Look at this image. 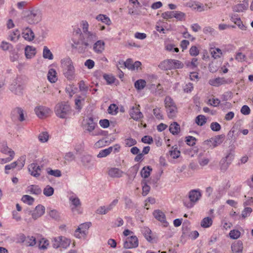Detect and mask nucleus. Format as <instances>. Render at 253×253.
<instances>
[{
    "label": "nucleus",
    "instance_id": "nucleus-1",
    "mask_svg": "<svg viewBox=\"0 0 253 253\" xmlns=\"http://www.w3.org/2000/svg\"><path fill=\"white\" fill-rule=\"evenodd\" d=\"M98 39L95 33L91 32L80 34L78 40H73L72 47L79 53H83L91 48L92 44Z\"/></svg>",
    "mask_w": 253,
    "mask_h": 253
},
{
    "label": "nucleus",
    "instance_id": "nucleus-2",
    "mask_svg": "<svg viewBox=\"0 0 253 253\" xmlns=\"http://www.w3.org/2000/svg\"><path fill=\"white\" fill-rule=\"evenodd\" d=\"M61 65L63 73L68 80H72L75 76V69L72 60L66 57L61 60Z\"/></svg>",
    "mask_w": 253,
    "mask_h": 253
},
{
    "label": "nucleus",
    "instance_id": "nucleus-3",
    "mask_svg": "<svg viewBox=\"0 0 253 253\" xmlns=\"http://www.w3.org/2000/svg\"><path fill=\"white\" fill-rule=\"evenodd\" d=\"M41 19V11L37 8L27 11L24 16L25 20L30 24H37Z\"/></svg>",
    "mask_w": 253,
    "mask_h": 253
},
{
    "label": "nucleus",
    "instance_id": "nucleus-4",
    "mask_svg": "<svg viewBox=\"0 0 253 253\" xmlns=\"http://www.w3.org/2000/svg\"><path fill=\"white\" fill-rule=\"evenodd\" d=\"M55 112L58 117L66 118L71 113V107L68 102H62L56 105Z\"/></svg>",
    "mask_w": 253,
    "mask_h": 253
},
{
    "label": "nucleus",
    "instance_id": "nucleus-5",
    "mask_svg": "<svg viewBox=\"0 0 253 253\" xmlns=\"http://www.w3.org/2000/svg\"><path fill=\"white\" fill-rule=\"evenodd\" d=\"M90 225V222H86L80 224L78 228L75 230L74 236L78 238L84 237Z\"/></svg>",
    "mask_w": 253,
    "mask_h": 253
},
{
    "label": "nucleus",
    "instance_id": "nucleus-6",
    "mask_svg": "<svg viewBox=\"0 0 253 253\" xmlns=\"http://www.w3.org/2000/svg\"><path fill=\"white\" fill-rule=\"evenodd\" d=\"M225 136L223 134L216 135L209 140L205 141L204 143L210 147H215L222 143L224 139Z\"/></svg>",
    "mask_w": 253,
    "mask_h": 253
},
{
    "label": "nucleus",
    "instance_id": "nucleus-7",
    "mask_svg": "<svg viewBox=\"0 0 253 253\" xmlns=\"http://www.w3.org/2000/svg\"><path fill=\"white\" fill-rule=\"evenodd\" d=\"M138 246V240L135 236H131L127 238L124 244V247L126 249L135 248Z\"/></svg>",
    "mask_w": 253,
    "mask_h": 253
},
{
    "label": "nucleus",
    "instance_id": "nucleus-8",
    "mask_svg": "<svg viewBox=\"0 0 253 253\" xmlns=\"http://www.w3.org/2000/svg\"><path fill=\"white\" fill-rule=\"evenodd\" d=\"M35 112L39 118H43L47 117L49 115L51 110L46 107L40 106L35 108Z\"/></svg>",
    "mask_w": 253,
    "mask_h": 253
},
{
    "label": "nucleus",
    "instance_id": "nucleus-9",
    "mask_svg": "<svg viewBox=\"0 0 253 253\" xmlns=\"http://www.w3.org/2000/svg\"><path fill=\"white\" fill-rule=\"evenodd\" d=\"M81 162L83 165L87 169H92L94 165L92 156L88 154L83 155Z\"/></svg>",
    "mask_w": 253,
    "mask_h": 253
},
{
    "label": "nucleus",
    "instance_id": "nucleus-10",
    "mask_svg": "<svg viewBox=\"0 0 253 253\" xmlns=\"http://www.w3.org/2000/svg\"><path fill=\"white\" fill-rule=\"evenodd\" d=\"M11 117L13 120H18L20 122L23 121L25 119L23 109L19 107L14 108L11 111Z\"/></svg>",
    "mask_w": 253,
    "mask_h": 253
},
{
    "label": "nucleus",
    "instance_id": "nucleus-11",
    "mask_svg": "<svg viewBox=\"0 0 253 253\" xmlns=\"http://www.w3.org/2000/svg\"><path fill=\"white\" fill-rule=\"evenodd\" d=\"M28 169L30 174L34 177H37L41 174V168L37 164L32 163L30 164L29 166Z\"/></svg>",
    "mask_w": 253,
    "mask_h": 253
},
{
    "label": "nucleus",
    "instance_id": "nucleus-12",
    "mask_svg": "<svg viewBox=\"0 0 253 253\" xmlns=\"http://www.w3.org/2000/svg\"><path fill=\"white\" fill-rule=\"evenodd\" d=\"M139 107V106L136 107H133L129 111V115L131 118L135 121H138L143 117L142 113L140 111Z\"/></svg>",
    "mask_w": 253,
    "mask_h": 253
},
{
    "label": "nucleus",
    "instance_id": "nucleus-13",
    "mask_svg": "<svg viewBox=\"0 0 253 253\" xmlns=\"http://www.w3.org/2000/svg\"><path fill=\"white\" fill-rule=\"evenodd\" d=\"M96 125V124L94 122L93 118L90 117L84 121V127L86 130L91 132L94 129Z\"/></svg>",
    "mask_w": 253,
    "mask_h": 253
},
{
    "label": "nucleus",
    "instance_id": "nucleus-14",
    "mask_svg": "<svg viewBox=\"0 0 253 253\" xmlns=\"http://www.w3.org/2000/svg\"><path fill=\"white\" fill-rule=\"evenodd\" d=\"M105 49V42L102 40H97L94 42L93 49L98 54L101 53Z\"/></svg>",
    "mask_w": 253,
    "mask_h": 253
},
{
    "label": "nucleus",
    "instance_id": "nucleus-15",
    "mask_svg": "<svg viewBox=\"0 0 253 253\" xmlns=\"http://www.w3.org/2000/svg\"><path fill=\"white\" fill-rule=\"evenodd\" d=\"M45 211L44 207L41 205L37 206L32 213V216L33 219H37L43 214Z\"/></svg>",
    "mask_w": 253,
    "mask_h": 253
},
{
    "label": "nucleus",
    "instance_id": "nucleus-16",
    "mask_svg": "<svg viewBox=\"0 0 253 253\" xmlns=\"http://www.w3.org/2000/svg\"><path fill=\"white\" fill-rule=\"evenodd\" d=\"M23 37L26 40L31 41L34 40L35 35L32 30L27 27L23 30L22 32Z\"/></svg>",
    "mask_w": 253,
    "mask_h": 253
},
{
    "label": "nucleus",
    "instance_id": "nucleus-17",
    "mask_svg": "<svg viewBox=\"0 0 253 253\" xmlns=\"http://www.w3.org/2000/svg\"><path fill=\"white\" fill-rule=\"evenodd\" d=\"M69 200L72 206H73L72 210L73 211L81 206V203L79 198L73 195L70 197Z\"/></svg>",
    "mask_w": 253,
    "mask_h": 253
},
{
    "label": "nucleus",
    "instance_id": "nucleus-18",
    "mask_svg": "<svg viewBox=\"0 0 253 253\" xmlns=\"http://www.w3.org/2000/svg\"><path fill=\"white\" fill-rule=\"evenodd\" d=\"M108 173L111 177H121L123 172L118 168H112L109 169Z\"/></svg>",
    "mask_w": 253,
    "mask_h": 253
},
{
    "label": "nucleus",
    "instance_id": "nucleus-19",
    "mask_svg": "<svg viewBox=\"0 0 253 253\" xmlns=\"http://www.w3.org/2000/svg\"><path fill=\"white\" fill-rule=\"evenodd\" d=\"M232 251L236 253H242L243 249V243L241 241H238L233 243L231 246Z\"/></svg>",
    "mask_w": 253,
    "mask_h": 253
},
{
    "label": "nucleus",
    "instance_id": "nucleus-20",
    "mask_svg": "<svg viewBox=\"0 0 253 253\" xmlns=\"http://www.w3.org/2000/svg\"><path fill=\"white\" fill-rule=\"evenodd\" d=\"M42 191L39 186L36 185H30L27 188V192L31 194L38 195L41 194Z\"/></svg>",
    "mask_w": 253,
    "mask_h": 253
},
{
    "label": "nucleus",
    "instance_id": "nucleus-21",
    "mask_svg": "<svg viewBox=\"0 0 253 253\" xmlns=\"http://www.w3.org/2000/svg\"><path fill=\"white\" fill-rule=\"evenodd\" d=\"M200 193L196 190L191 191L189 194V198L190 201L192 203L197 202L200 198Z\"/></svg>",
    "mask_w": 253,
    "mask_h": 253
},
{
    "label": "nucleus",
    "instance_id": "nucleus-22",
    "mask_svg": "<svg viewBox=\"0 0 253 253\" xmlns=\"http://www.w3.org/2000/svg\"><path fill=\"white\" fill-rule=\"evenodd\" d=\"M172 59H167L162 62L159 65L160 69L164 70L172 69Z\"/></svg>",
    "mask_w": 253,
    "mask_h": 253
},
{
    "label": "nucleus",
    "instance_id": "nucleus-23",
    "mask_svg": "<svg viewBox=\"0 0 253 253\" xmlns=\"http://www.w3.org/2000/svg\"><path fill=\"white\" fill-rule=\"evenodd\" d=\"M36 49L31 46H27L25 48V54L27 58L31 59L35 56Z\"/></svg>",
    "mask_w": 253,
    "mask_h": 253
},
{
    "label": "nucleus",
    "instance_id": "nucleus-24",
    "mask_svg": "<svg viewBox=\"0 0 253 253\" xmlns=\"http://www.w3.org/2000/svg\"><path fill=\"white\" fill-rule=\"evenodd\" d=\"M209 84L215 86H218L226 83L225 80L222 78H217L213 79H211L209 82Z\"/></svg>",
    "mask_w": 253,
    "mask_h": 253
},
{
    "label": "nucleus",
    "instance_id": "nucleus-25",
    "mask_svg": "<svg viewBox=\"0 0 253 253\" xmlns=\"http://www.w3.org/2000/svg\"><path fill=\"white\" fill-rule=\"evenodd\" d=\"M180 126L177 122H173L169 126V130L173 135L177 134L180 131Z\"/></svg>",
    "mask_w": 253,
    "mask_h": 253
},
{
    "label": "nucleus",
    "instance_id": "nucleus-26",
    "mask_svg": "<svg viewBox=\"0 0 253 253\" xmlns=\"http://www.w3.org/2000/svg\"><path fill=\"white\" fill-rule=\"evenodd\" d=\"M48 81L51 83H55L57 80L56 72L54 69H50L47 74Z\"/></svg>",
    "mask_w": 253,
    "mask_h": 253
},
{
    "label": "nucleus",
    "instance_id": "nucleus-27",
    "mask_svg": "<svg viewBox=\"0 0 253 253\" xmlns=\"http://www.w3.org/2000/svg\"><path fill=\"white\" fill-rule=\"evenodd\" d=\"M153 215L159 221L164 222L166 220V217L164 213L160 211L156 210L153 212Z\"/></svg>",
    "mask_w": 253,
    "mask_h": 253
},
{
    "label": "nucleus",
    "instance_id": "nucleus-28",
    "mask_svg": "<svg viewBox=\"0 0 253 253\" xmlns=\"http://www.w3.org/2000/svg\"><path fill=\"white\" fill-rule=\"evenodd\" d=\"M48 211V215L52 219L55 220H59L60 219V213L57 210L49 208Z\"/></svg>",
    "mask_w": 253,
    "mask_h": 253
},
{
    "label": "nucleus",
    "instance_id": "nucleus-29",
    "mask_svg": "<svg viewBox=\"0 0 253 253\" xmlns=\"http://www.w3.org/2000/svg\"><path fill=\"white\" fill-rule=\"evenodd\" d=\"M166 111L169 118H173L176 116L177 109L176 106L166 108Z\"/></svg>",
    "mask_w": 253,
    "mask_h": 253
},
{
    "label": "nucleus",
    "instance_id": "nucleus-30",
    "mask_svg": "<svg viewBox=\"0 0 253 253\" xmlns=\"http://www.w3.org/2000/svg\"><path fill=\"white\" fill-rule=\"evenodd\" d=\"M113 151V147H110L107 149L101 150L97 155L98 158H103L109 155Z\"/></svg>",
    "mask_w": 253,
    "mask_h": 253
},
{
    "label": "nucleus",
    "instance_id": "nucleus-31",
    "mask_svg": "<svg viewBox=\"0 0 253 253\" xmlns=\"http://www.w3.org/2000/svg\"><path fill=\"white\" fill-rule=\"evenodd\" d=\"M96 19L108 25L111 23L110 18L105 15L99 14L96 16Z\"/></svg>",
    "mask_w": 253,
    "mask_h": 253
},
{
    "label": "nucleus",
    "instance_id": "nucleus-32",
    "mask_svg": "<svg viewBox=\"0 0 253 253\" xmlns=\"http://www.w3.org/2000/svg\"><path fill=\"white\" fill-rule=\"evenodd\" d=\"M210 51L212 56L214 59L220 58L222 55L221 50L218 48H211Z\"/></svg>",
    "mask_w": 253,
    "mask_h": 253
},
{
    "label": "nucleus",
    "instance_id": "nucleus-33",
    "mask_svg": "<svg viewBox=\"0 0 253 253\" xmlns=\"http://www.w3.org/2000/svg\"><path fill=\"white\" fill-rule=\"evenodd\" d=\"M146 85V82L145 80L140 79L136 81L134 83V86L137 90L143 89Z\"/></svg>",
    "mask_w": 253,
    "mask_h": 253
},
{
    "label": "nucleus",
    "instance_id": "nucleus-34",
    "mask_svg": "<svg viewBox=\"0 0 253 253\" xmlns=\"http://www.w3.org/2000/svg\"><path fill=\"white\" fill-rule=\"evenodd\" d=\"M212 220L211 218L209 217L204 218L201 222V225L202 227L208 228L211 226L212 224Z\"/></svg>",
    "mask_w": 253,
    "mask_h": 253
},
{
    "label": "nucleus",
    "instance_id": "nucleus-35",
    "mask_svg": "<svg viewBox=\"0 0 253 253\" xmlns=\"http://www.w3.org/2000/svg\"><path fill=\"white\" fill-rule=\"evenodd\" d=\"M142 232L145 238L148 241L150 242L152 240V238L150 236V234H151V231L148 227H144L142 229Z\"/></svg>",
    "mask_w": 253,
    "mask_h": 253
},
{
    "label": "nucleus",
    "instance_id": "nucleus-36",
    "mask_svg": "<svg viewBox=\"0 0 253 253\" xmlns=\"http://www.w3.org/2000/svg\"><path fill=\"white\" fill-rule=\"evenodd\" d=\"M43 57L45 59L52 60L53 56L50 50L46 47L44 46L43 49Z\"/></svg>",
    "mask_w": 253,
    "mask_h": 253
},
{
    "label": "nucleus",
    "instance_id": "nucleus-37",
    "mask_svg": "<svg viewBox=\"0 0 253 253\" xmlns=\"http://www.w3.org/2000/svg\"><path fill=\"white\" fill-rule=\"evenodd\" d=\"M195 122L198 126H202L207 122V118L204 115H198L196 118Z\"/></svg>",
    "mask_w": 253,
    "mask_h": 253
},
{
    "label": "nucleus",
    "instance_id": "nucleus-38",
    "mask_svg": "<svg viewBox=\"0 0 253 253\" xmlns=\"http://www.w3.org/2000/svg\"><path fill=\"white\" fill-rule=\"evenodd\" d=\"M1 152L4 154H8L10 157H14V152L9 148L6 145H2L1 148Z\"/></svg>",
    "mask_w": 253,
    "mask_h": 253
},
{
    "label": "nucleus",
    "instance_id": "nucleus-39",
    "mask_svg": "<svg viewBox=\"0 0 253 253\" xmlns=\"http://www.w3.org/2000/svg\"><path fill=\"white\" fill-rule=\"evenodd\" d=\"M152 169H151L149 166L144 167L141 170V175L142 177L144 178L148 177L150 174V171H152Z\"/></svg>",
    "mask_w": 253,
    "mask_h": 253
},
{
    "label": "nucleus",
    "instance_id": "nucleus-40",
    "mask_svg": "<svg viewBox=\"0 0 253 253\" xmlns=\"http://www.w3.org/2000/svg\"><path fill=\"white\" fill-rule=\"evenodd\" d=\"M36 244V238L34 236H28L25 241V244L27 246L33 247Z\"/></svg>",
    "mask_w": 253,
    "mask_h": 253
},
{
    "label": "nucleus",
    "instance_id": "nucleus-41",
    "mask_svg": "<svg viewBox=\"0 0 253 253\" xmlns=\"http://www.w3.org/2000/svg\"><path fill=\"white\" fill-rule=\"evenodd\" d=\"M142 193L143 196H146L150 191V187L147 184L146 180H143L142 181Z\"/></svg>",
    "mask_w": 253,
    "mask_h": 253
},
{
    "label": "nucleus",
    "instance_id": "nucleus-42",
    "mask_svg": "<svg viewBox=\"0 0 253 253\" xmlns=\"http://www.w3.org/2000/svg\"><path fill=\"white\" fill-rule=\"evenodd\" d=\"M62 240V236L55 237L52 240V247L55 249H57L61 246V241Z\"/></svg>",
    "mask_w": 253,
    "mask_h": 253
},
{
    "label": "nucleus",
    "instance_id": "nucleus-43",
    "mask_svg": "<svg viewBox=\"0 0 253 253\" xmlns=\"http://www.w3.org/2000/svg\"><path fill=\"white\" fill-rule=\"evenodd\" d=\"M172 69H181L183 67V64L177 60L172 59Z\"/></svg>",
    "mask_w": 253,
    "mask_h": 253
},
{
    "label": "nucleus",
    "instance_id": "nucleus-44",
    "mask_svg": "<svg viewBox=\"0 0 253 253\" xmlns=\"http://www.w3.org/2000/svg\"><path fill=\"white\" fill-rule=\"evenodd\" d=\"M247 8V5H245L243 3H240L233 6V10L235 12H240L246 9Z\"/></svg>",
    "mask_w": 253,
    "mask_h": 253
},
{
    "label": "nucleus",
    "instance_id": "nucleus-45",
    "mask_svg": "<svg viewBox=\"0 0 253 253\" xmlns=\"http://www.w3.org/2000/svg\"><path fill=\"white\" fill-rule=\"evenodd\" d=\"M43 193L46 196H51L54 193V189L49 185H47L43 189Z\"/></svg>",
    "mask_w": 253,
    "mask_h": 253
},
{
    "label": "nucleus",
    "instance_id": "nucleus-46",
    "mask_svg": "<svg viewBox=\"0 0 253 253\" xmlns=\"http://www.w3.org/2000/svg\"><path fill=\"white\" fill-rule=\"evenodd\" d=\"M75 156L73 152H68L65 154L64 159L65 162H71L75 159Z\"/></svg>",
    "mask_w": 253,
    "mask_h": 253
},
{
    "label": "nucleus",
    "instance_id": "nucleus-47",
    "mask_svg": "<svg viewBox=\"0 0 253 253\" xmlns=\"http://www.w3.org/2000/svg\"><path fill=\"white\" fill-rule=\"evenodd\" d=\"M165 107H171L176 106L172 99L169 96H166L165 99Z\"/></svg>",
    "mask_w": 253,
    "mask_h": 253
},
{
    "label": "nucleus",
    "instance_id": "nucleus-48",
    "mask_svg": "<svg viewBox=\"0 0 253 253\" xmlns=\"http://www.w3.org/2000/svg\"><path fill=\"white\" fill-rule=\"evenodd\" d=\"M48 138L49 135L47 132H42L39 135V139L42 143L47 142L48 140Z\"/></svg>",
    "mask_w": 253,
    "mask_h": 253
},
{
    "label": "nucleus",
    "instance_id": "nucleus-49",
    "mask_svg": "<svg viewBox=\"0 0 253 253\" xmlns=\"http://www.w3.org/2000/svg\"><path fill=\"white\" fill-rule=\"evenodd\" d=\"M22 201L25 203L31 205L34 201V199L29 195H25L22 197Z\"/></svg>",
    "mask_w": 253,
    "mask_h": 253
},
{
    "label": "nucleus",
    "instance_id": "nucleus-50",
    "mask_svg": "<svg viewBox=\"0 0 253 253\" xmlns=\"http://www.w3.org/2000/svg\"><path fill=\"white\" fill-rule=\"evenodd\" d=\"M20 34L19 31L16 30L9 36V38L11 41L15 42L18 40L20 37Z\"/></svg>",
    "mask_w": 253,
    "mask_h": 253
},
{
    "label": "nucleus",
    "instance_id": "nucleus-51",
    "mask_svg": "<svg viewBox=\"0 0 253 253\" xmlns=\"http://www.w3.org/2000/svg\"><path fill=\"white\" fill-rule=\"evenodd\" d=\"M198 65V59L196 58H193L191 62H187L186 65L187 66L192 68L194 69L197 67Z\"/></svg>",
    "mask_w": 253,
    "mask_h": 253
},
{
    "label": "nucleus",
    "instance_id": "nucleus-52",
    "mask_svg": "<svg viewBox=\"0 0 253 253\" xmlns=\"http://www.w3.org/2000/svg\"><path fill=\"white\" fill-rule=\"evenodd\" d=\"M71 241L69 239L66 238L65 237L62 236V240L61 241V246L64 249H66L69 246L70 244Z\"/></svg>",
    "mask_w": 253,
    "mask_h": 253
},
{
    "label": "nucleus",
    "instance_id": "nucleus-53",
    "mask_svg": "<svg viewBox=\"0 0 253 253\" xmlns=\"http://www.w3.org/2000/svg\"><path fill=\"white\" fill-rule=\"evenodd\" d=\"M84 101V99L82 98L81 96H79L75 99V107L76 109L80 110L83 106V102Z\"/></svg>",
    "mask_w": 253,
    "mask_h": 253
},
{
    "label": "nucleus",
    "instance_id": "nucleus-54",
    "mask_svg": "<svg viewBox=\"0 0 253 253\" xmlns=\"http://www.w3.org/2000/svg\"><path fill=\"white\" fill-rule=\"evenodd\" d=\"M14 86L15 85H11L10 88V90L16 95H21L22 94V87L21 85L19 84L16 87H15Z\"/></svg>",
    "mask_w": 253,
    "mask_h": 253
},
{
    "label": "nucleus",
    "instance_id": "nucleus-55",
    "mask_svg": "<svg viewBox=\"0 0 253 253\" xmlns=\"http://www.w3.org/2000/svg\"><path fill=\"white\" fill-rule=\"evenodd\" d=\"M173 12L174 13L173 17L175 18L178 20H182L185 16V14L182 12L179 11H173Z\"/></svg>",
    "mask_w": 253,
    "mask_h": 253
},
{
    "label": "nucleus",
    "instance_id": "nucleus-56",
    "mask_svg": "<svg viewBox=\"0 0 253 253\" xmlns=\"http://www.w3.org/2000/svg\"><path fill=\"white\" fill-rule=\"evenodd\" d=\"M246 56L241 52H238L236 53L235 56V59L238 62H243L246 60Z\"/></svg>",
    "mask_w": 253,
    "mask_h": 253
},
{
    "label": "nucleus",
    "instance_id": "nucleus-57",
    "mask_svg": "<svg viewBox=\"0 0 253 253\" xmlns=\"http://www.w3.org/2000/svg\"><path fill=\"white\" fill-rule=\"evenodd\" d=\"M118 107L115 104H112L108 108V113L112 115L116 114L118 112Z\"/></svg>",
    "mask_w": 253,
    "mask_h": 253
},
{
    "label": "nucleus",
    "instance_id": "nucleus-58",
    "mask_svg": "<svg viewBox=\"0 0 253 253\" xmlns=\"http://www.w3.org/2000/svg\"><path fill=\"white\" fill-rule=\"evenodd\" d=\"M49 245V242L47 240L42 239L39 242V247L40 249H46Z\"/></svg>",
    "mask_w": 253,
    "mask_h": 253
},
{
    "label": "nucleus",
    "instance_id": "nucleus-59",
    "mask_svg": "<svg viewBox=\"0 0 253 253\" xmlns=\"http://www.w3.org/2000/svg\"><path fill=\"white\" fill-rule=\"evenodd\" d=\"M241 233L238 230H232L229 233V236L233 239H237L240 236Z\"/></svg>",
    "mask_w": 253,
    "mask_h": 253
},
{
    "label": "nucleus",
    "instance_id": "nucleus-60",
    "mask_svg": "<svg viewBox=\"0 0 253 253\" xmlns=\"http://www.w3.org/2000/svg\"><path fill=\"white\" fill-rule=\"evenodd\" d=\"M79 87L80 90L84 92H86L88 89V86L85 84L84 81H81L79 82Z\"/></svg>",
    "mask_w": 253,
    "mask_h": 253
},
{
    "label": "nucleus",
    "instance_id": "nucleus-61",
    "mask_svg": "<svg viewBox=\"0 0 253 253\" xmlns=\"http://www.w3.org/2000/svg\"><path fill=\"white\" fill-rule=\"evenodd\" d=\"M211 129L214 131H218L221 129V126L217 122H212L210 125Z\"/></svg>",
    "mask_w": 253,
    "mask_h": 253
},
{
    "label": "nucleus",
    "instance_id": "nucleus-62",
    "mask_svg": "<svg viewBox=\"0 0 253 253\" xmlns=\"http://www.w3.org/2000/svg\"><path fill=\"white\" fill-rule=\"evenodd\" d=\"M170 155L173 159H176L180 156V152L177 150V148H174L173 150L169 151V152Z\"/></svg>",
    "mask_w": 253,
    "mask_h": 253
},
{
    "label": "nucleus",
    "instance_id": "nucleus-63",
    "mask_svg": "<svg viewBox=\"0 0 253 253\" xmlns=\"http://www.w3.org/2000/svg\"><path fill=\"white\" fill-rule=\"evenodd\" d=\"M173 11H166L162 14V17L166 20L171 19L174 16Z\"/></svg>",
    "mask_w": 253,
    "mask_h": 253
},
{
    "label": "nucleus",
    "instance_id": "nucleus-64",
    "mask_svg": "<svg viewBox=\"0 0 253 253\" xmlns=\"http://www.w3.org/2000/svg\"><path fill=\"white\" fill-rule=\"evenodd\" d=\"M118 200L117 199H114L108 206L106 207L107 213L112 210L114 207L117 205Z\"/></svg>",
    "mask_w": 253,
    "mask_h": 253
}]
</instances>
